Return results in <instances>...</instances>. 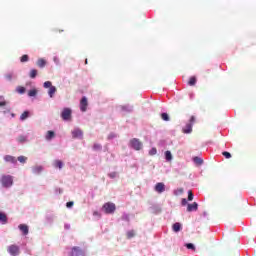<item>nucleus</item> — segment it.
<instances>
[{"label": "nucleus", "instance_id": "nucleus-1", "mask_svg": "<svg viewBox=\"0 0 256 256\" xmlns=\"http://www.w3.org/2000/svg\"><path fill=\"white\" fill-rule=\"evenodd\" d=\"M0 185L5 189H9V187H13V176L2 175L0 177Z\"/></svg>", "mask_w": 256, "mask_h": 256}, {"label": "nucleus", "instance_id": "nucleus-18", "mask_svg": "<svg viewBox=\"0 0 256 256\" xmlns=\"http://www.w3.org/2000/svg\"><path fill=\"white\" fill-rule=\"evenodd\" d=\"M55 137V132L54 131H51L49 130L46 134V140L47 141H51V139H53Z\"/></svg>", "mask_w": 256, "mask_h": 256}, {"label": "nucleus", "instance_id": "nucleus-42", "mask_svg": "<svg viewBox=\"0 0 256 256\" xmlns=\"http://www.w3.org/2000/svg\"><path fill=\"white\" fill-rule=\"evenodd\" d=\"M73 205H74L73 201H70V202H67V203H66V207H67L68 209H71V207H73Z\"/></svg>", "mask_w": 256, "mask_h": 256}, {"label": "nucleus", "instance_id": "nucleus-38", "mask_svg": "<svg viewBox=\"0 0 256 256\" xmlns=\"http://www.w3.org/2000/svg\"><path fill=\"white\" fill-rule=\"evenodd\" d=\"M93 149H94L95 151H101L102 146H101V144H94Z\"/></svg>", "mask_w": 256, "mask_h": 256}, {"label": "nucleus", "instance_id": "nucleus-21", "mask_svg": "<svg viewBox=\"0 0 256 256\" xmlns=\"http://www.w3.org/2000/svg\"><path fill=\"white\" fill-rule=\"evenodd\" d=\"M193 162L196 164V165H203V160L201 159V157H198V156H195L193 158Z\"/></svg>", "mask_w": 256, "mask_h": 256}, {"label": "nucleus", "instance_id": "nucleus-20", "mask_svg": "<svg viewBox=\"0 0 256 256\" xmlns=\"http://www.w3.org/2000/svg\"><path fill=\"white\" fill-rule=\"evenodd\" d=\"M193 131V125L192 124H187L185 128H183V133H191Z\"/></svg>", "mask_w": 256, "mask_h": 256}, {"label": "nucleus", "instance_id": "nucleus-46", "mask_svg": "<svg viewBox=\"0 0 256 256\" xmlns=\"http://www.w3.org/2000/svg\"><path fill=\"white\" fill-rule=\"evenodd\" d=\"M109 177H111L113 179V177H115V173L109 174Z\"/></svg>", "mask_w": 256, "mask_h": 256}, {"label": "nucleus", "instance_id": "nucleus-26", "mask_svg": "<svg viewBox=\"0 0 256 256\" xmlns=\"http://www.w3.org/2000/svg\"><path fill=\"white\" fill-rule=\"evenodd\" d=\"M165 159L166 161H171L173 159V155L171 154V151L165 152Z\"/></svg>", "mask_w": 256, "mask_h": 256}, {"label": "nucleus", "instance_id": "nucleus-41", "mask_svg": "<svg viewBox=\"0 0 256 256\" xmlns=\"http://www.w3.org/2000/svg\"><path fill=\"white\" fill-rule=\"evenodd\" d=\"M149 153L150 155H157V148H152Z\"/></svg>", "mask_w": 256, "mask_h": 256}, {"label": "nucleus", "instance_id": "nucleus-39", "mask_svg": "<svg viewBox=\"0 0 256 256\" xmlns=\"http://www.w3.org/2000/svg\"><path fill=\"white\" fill-rule=\"evenodd\" d=\"M222 155L226 158V159H231V153L224 151L222 152Z\"/></svg>", "mask_w": 256, "mask_h": 256}, {"label": "nucleus", "instance_id": "nucleus-24", "mask_svg": "<svg viewBox=\"0 0 256 256\" xmlns=\"http://www.w3.org/2000/svg\"><path fill=\"white\" fill-rule=\"evenodd\" d=\"M127 239H133L135 237V230H130L126 233Z\"/></svg>", "mask_w": 256, "mask_h": 256}, {"label": "nucleus", "instance_id": "nucleus-2", "mask_svg": "<svg viewBox=\"0 0 256 256\" xmlns=\"http://www.w3.org/2000/svg\"><path fill=\"white\" fill-rule=\"evenodd\" d=\"M102 211H104V213H106V215H113V213H115V211H117V206L113 202H106L102 206Z\"/></svg>", "mask_w": 256, "mask_h": 256}, {"label": "nucleus", "instance_id": "nucleus-5", "mask_svg": "<svg viewBox=\"0 0 256 256\" xmlns=\"http://www.w3.org/2000/svg\"><path fill=\"white\" fill-rule=\"evenodd\" d=\"M8 253H10V255H12V256H17V255H19V246H17V245H10L9 247H8Z\"/></svg>", "mask_w": 256, "mask_h": 256}, {"label": "nucleus", "instance_id": "nucleus-12", "mask_svg": "<svg viewBox=\"0 0 256 256\" xmlns=\"http://www.w3.org/2000/svg\"><path fill=\"white\" fill-rule=\"evenodd\" d=\"M72 137L74 139H81L83 137V131H81L80 129H75L74 131H72Z\"/></svg>", "mask_w": 256, "mask_h": 256}, {"label": "nucleus", "instance_id": "nucleus-34", "mask_svg": "<svg viewBox=\"0 0 256 256\" xmlns=\"http://www.w3.org/2000/svg\"><path fill=\"white\" fill-rule=\"evenodd\" d=\"M17 159L20 163H27V157L25 156H19Z\"/></svg>", "mask_w": 256, "mask_h": 256}, {"label": "nucleus", "instance_id": "nucleus-23", "mask_svg": "<svg viewBox=\"0 0 256 256\" xmlns=\"http://www.w3.org/2000/svg\"><path fill=\"white\" fill-rule=\"evenodd\" d=\"M25 91H27V90L23 86L16 87V93H19V95H23L25 93Z\"/></svg>", "mask_w": 256, "mask_h": 256}, {"label": "nucleus", "instance_id": "nucleus-43", "mask_svg": "<svg viewBox=\"0 0 256 256\" xmlns=\"http://www.w3.org/2000/svg\"><path fill=\"white\" fill-rule=\"evenodd\" d=\"M5 105H7V101L0 100V107H5Z\"/></svg>", "mask_w": 256, "mask_h": 256}, {"label": "nucleus", "instance_id": "nucleus-14", "mask_svg": "<svg viewBox=\"0 0 256 256\" xmlns=\"http://www.w3.org/2000/svg\"><path fill=\"white\" fill-rule=\"evenodd\" d=\"M36 65H37V67H40V69H43V67H45V65H47V61L43 58H40L37 60Z\"/></svg>", "mask_w": 256, "mask_h": 256}, {"label": "nucleus", "instance_id": "nucleus-44", "mask_svg": "<svg viewBox=\"0 0 256 256\" xmlns=\"http://www.w3.org/2000/svg\"><path fill=\"white\" fill-rule=\"evenodd\" d=\"M193 123H195V116H191V118H190V124L193 125Z\"/></svg>", "mask_w": 256, "mask_h": 256}, {"label": "nucleus", "instance_id": "nucleus-4", "mask_svg": "<svg viewBox=\"0 0 256 256\" xmlns=\"http://www.w3.org/2000/svg\"><path fill=\"white\" fill-rule=\"evenodd\" d=\"M89 106V100H87V98H82L80 100V110L82 111V113H85V111H87V107Z\"/></svg>", "mask_w": 256, "mask_h": 256}, {"label": "nucleus", "instance_id": "nucleus-36", "mask_svg": "<svg viewBox=\"0 0 256 256\" xmlns=\"http://www.w3.org/2000/svg\"><path fill=\"white\" fill-rule=\"evenodd\" d=\"M121 219H122V221H127V223H129V221H130V218H129L128 214H123Z\"/></svg>", "mask_w": 256, "mask_h": 256}, {"label": "nucleus", "instance_id": "nucleus-13", "mask_svg": "<svg viewBox=\"0 0 256 256\" xmlns=\"http://www.w3.org/2000/svg\"><path fill=\"white\" fill-rule=\"evenodd\" d=\"M7 214H5L4 212H0V223L2 225H7Z\"/></svg>", "mask_w": 256, "mask_h": 256}, {"label": "nucleus", "instance_id": "nucleus-8", "mask_svg": "<svg viewBox=\"0 0 256 256\" xmlns=\"http://www.w3.org/2000/svg\"><path fill=\"white\" fill-rule=\"evenodd\" d=\"M154 191H156V193H164L165 184L163 182H158L154 187Z\"/></svg>", "mask_w": 256, "mask_h": 256}, {"label": "nucleus", "instance_id": "nucleus-40", "mask_svg": "<svg viewBox=\"0 0 256 256\" xmlns=\"http://www.w3.org/2000/svg\"><path fill=\"white\" fill-rule=\"evenodd\" d=\"M193 199V191H188V201H191Z\"/></svg>", "mask_w": 256, "mask_h": 256}, {"label": "nucleus", "instance_id": "nucleus-28", "mask_svg": "<svg viewBox=\"0 0 256 256\" xmlns=\"http://www.w3.org/2000/svg\"><path fill=\"white\" fill-rule=\"evenodd\" d=\"M21 63H27V61H29V55L24 54L21 58H20Z\"/></svg>", "mask_w": 256, "mask_h": 256}, {"label": "nucleus", "instance_id": "nucleus-7", "mask_svg": "<svg viewBox=\"0 0 256 256\" xmlns=\"http://www.w3.org/2000/svg\"><path fill=\"white\" fill-rule=\"evenodd\" d=\"M70 255L71 256L85 255V252L80 247L74 246L72 248Z\"/></svg>", "mask_w": 256, "mask_h": 256}, {"label": "nucleus", "instance_id": "nucleus-31", "mask_svg": "<svg viewBox=\"0 0 256 256\" xmlns=\"http://www.w3.org/2000/svg\"><path fill=\"white\" fill-rule=\"evenodd\" d=\"M52 87H53V84L51 83V81L44 82V88L45 89H50Z\"/></svg>", "mask_w": 256, "mask_h": 256}, {"label": "nucleus", "instance_id": "nucleus-35", "mask_svg": "<svg viewBox=\"0 0 256 256\" xmlns=\"http://www.w3.org/2000/svg\"><path fill=\"white\" fill-rule=\"evenodd\" d=\"M161 118L163 119V121H169V114L168 113H162Z\"/></svg>", "mask_w": 256, "mask_h": 256}, {"label": "nucleus", "instance_id": "nucleus-29", "mask_svg": "<svg viewBox=\"0 0 256 256\" xmlns=\"http://www.w3.org/2000/svg\"><path fill=\"white\" fill-rule=\"evenodd\" d=\"M13 77H15V74L13 73H8L5 75V78L7 79V81H13Z\"/></svg>", "mask_w": 256, "mask_h": 256}, {"label": "nucleus", "instance_id": "nucleus-16", "mask_svg": "<svg viewBox=\"0 0 256 256\" xmlns=\"http://www.w3.org/2000/svg\"><path fill=\"white\" fill-rule=\"evenodd\" d=\"M172 229L175 233H179L181 231V223L176 222L173 224Z\"/></svg>", "mask_w": 256, "mask_h": 256}, {"label": "nucleus", "instance_id": "nucleus-19", "mask_svg": "<svg viewBox=\"0 0 256 256\" xmlns=\"http://www.w3.org/2000/svg\"><path fill=\"white\" fill-rule=\"evenodd\" d=\"M33 173H35L36 175H39V173H41V171H43V166H34L32 168Z\"/></svg>", "mask_w": 256, "mask_h": 256}, {"label": "nucleus", "instance_id": "nucleus-25", "mask_svg": "<svg viewBox=\"0 0 256 256\" xmlns=\"http://www.w3.org/2000/svg\"><path fill=\"white\" fill-rule=\"evenodd\" d=\"M29 77L30 79H35V77H37V69L30 70Z\"/></svg>", "mask_w": 256, "mask_h": 256}, {"label": "nucleus", "instance_id": "nucleus-11", "mask_svg": "<svg viewBox=\"0 0 256 256\" xmlns=\"http://www.w3.org/2000/svg\"><path fill=\"white\" fill-rule=\"evenodd\" d=\"M18 229L22 232V235H29V226L27 224H20Z\"/></svg>", "mask_w": 256, "mask_h": 256}, {"label": "nucleus", "instance_id": "nucleus-17", "mask_svg": "<svg viewBox=\"0 0 256 256\" xmlns=\"http://www.w3.org/2000/svg\"><path fill=\"white\" fill-rule=\"evenodd\" d=\"M55 93H57V87L52 86L51 88H49V90H48L49 97H53L55 95Z\"/></svg>", "mask_w": 256, "mask_h": 256}, {"label": "nucleus", "instance_id": "nucleus-3", "mask_svg": "<svg viewBox=\"0 0 256 256\" xmlns=\"http://www.w3.org/2000/svg\"><path fill=\"white\" fill-rule=\"evenodd\" d=\"M130 147L135 149V151H141V149H143V142L137 138H133L130 140Z\"/></svg>", "mask_w": 256, "mask_h": 256}, {"label": "nucleus", "instance_id": "nucleus-33", "mask_svg": "<svg viewBox=\"0 0 256 256\" xmlns=\"http://www.w3.org/2000/svg\"><path fill=\"white\" fill-rule=\"evenodd\" d=\"M18 143H25L27 141V137L19 136L17 139Z\"/></svg>", "mask_w": 256, "mask_h": 256}, {"label": "nucleus", "instance_id": "nucleus-6", "mask_svg": "<svg viewBox=\"0 0 256 256\" xmlns=\"http://www.w3.org/2000/svg\"><path fill=\"white\" fill-rule=\"evenodd\" d=\"M61 117L64 121H69L71 119V109L65 108L61 113Z\"/></svg>", "mask_w": 256, "mask_h": 256}, {"label": "nucleus", "instance_id": "nucleus-30", "mask_svg": "<svg viewBox=\"0 0 256 256\" xmlns=\"http://www.w3.org/2000/svg\"><path fill=\"white\" fill-rule=\"evenodd\" d=\"M183 188H178L176 190H174V195L179 196V195H183Z\"/></svg>", "mask_w": 256, "mask_h": 256}, {"label": "nucleus", "instance_id": "nucleus-15", "mask_svg": "<svg viewBox=\"0 0 256 256\" xmlns=\"http://www.w3.org/2000/svg\"><path fill=\"white\" fill-rule=\"evenodd\" d=\"M188 85L190 87H195V85H197V77L195 76L190 77L188 81Z\"/></svg>", "mask_w": 256, "mask_h": 256}, {"label": "nucleus", "instance_id": "nucleus-27", "mask_svg": "<svg viewBox=\"0 0 256 256\" xmlns=\"http://www.w3.org/2000/svg\"><path fill=\"white\" fill-rule=\"evenodd\" d=\"M29 117V111H24L21 116L20 119L21 121H25V119H27Z\"/></svg>", "mask_w": 256, "mask_h": 256}, {"label": "nucleus", "instance_id": "nucleus-45", "mask_svg": "<svg viewBox=\"0 0 256 256\" xmlns=\"http://www.w3.org/2000/svg\"><path fill=\"white\" fill-rule=\"evenodd\" d=\"M181 204H182L183 206L188 205V204H187V199H185V198L182 199Z\"/></svg>", "mask_w": 256, "mask_h": 256}, {"label": "nucleus", "instance_id": "nucleus-32", "mask_svg": "<svg viewBox=\"0 0 256 256\" xmlns=\"http://www.w3.org/2000/svg\"><path fill=\"white\" fill-rule=\"evenodd\" d=\"M37 95V89H32L28 92L29 97H35Z\"/></svg>", "mask_w": 256, "mask_h": 256}, {"label": "nucleus", "instance_id": "nucleus-9", "mask_svg": "<svg viewBox=\"0 0 256 256\" xmlns=\"http://www.w3.org/2000/svg\"><path fill=\"white\" fill-rule=\"evenodd\" d=\"M4 161L6 163H12L13 165H16L17 158H15V156H12V155H5L4 156Z\"/></svg>", "mask_w": 256, "mask_h": 256}, {"label": "nucleus", "instance_id": "nucleus-47", "mask_svg": "<svg viewBox=\"0 0 256 256\" xmlns=\"http://www.w3.org/2000/svg\"><path fill=\"white\" fill-rule=\"evenodd\" d=\"M87 63H88V61H87V59L85 60V65H87Z\"/></svg>", "mask_w": 256, "mask_h": 256}, {"label": "nucleus", "instance_id": "nucleus-37", "mask_svg": "<svg viewBox=\"0 0 256 256\" xmlns=\"http://www.w3.org/2000/svg\"><path fill=\"white\" fill-rule=\"evenodd\" d=\"M185 247H187L188 249H192V251H195V245H193V243H187L185 244Z\"/></svg>", "mask_w": 256, "mask_h": 256}, {"label": "nucleus", "instance_id": "nucleus-22", "mask_svg": "<svg viewBox=\"0 0 256 256\" xmlns=\"http://www.w3.org/2000/svg\"><path fill=\"white\" fill-rule=\"evenodd\" d=\"M54 167L58 168V169H63V161L61 160H55L54 161Z\"/></svg>", "mask_w": 256, "mask_h": 256}, {"label": "nucleus", "instance_id": "nucleus-10", "mask_svg": "<svg viewBox=\"0 0 256 256\" xmlns=\"http://www.w3.org/2000/svg\"><path fill=\"white\" fill-rule=\"evenodd\" d=\"M198 209H199V204H197V202H193L192 204L187 205L188 213H191L192 211H197Z\"/></svg>", "mask_w": 256, "mask_h": 256}]
</instances>
